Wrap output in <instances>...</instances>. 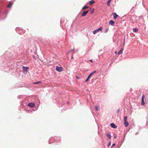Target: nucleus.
<instances>
[{"label":"nucleus","mask_w":148,"mask_h":148,"mask_svg":"<svg viewBox=\"0 0 148 148\" xmlns=\"http://www.w3.org/2000/svg\"><path fill=\"white\" fill-rule=\"evenodd\" d=\"M103 29V27H100L94 31L93 32V34H95L96 33L99 31H101Z\"/></svg>","instance_id":"obj_2"},{"label":"nucleus","mask_w":148,"mask_h":148,"mask_svg":"<svg viewBox=\"0 0 148 148\" xmlns=\"http://www.w3.org/2000/svg\"><path fill=\"white\" fill-rule=\"evenodd\" d=\"M99 107L98 106H95V109L96 111H97L99 109Z\"/></svg>","instance_id":"obj_17"},{"label":"nucleus","mask_w":148,"mask_h":148,"mask_svg":"<svg viewBox=\"0 0 148 148\" xmlns=\"http://www.w3.org/2000/svg\"><path fill=\"white\" fill-rule=\"evenodd\" d=\"M95 3V1L92 0L91 1L89 2L90 5H91L92 4Z\"/></svg>","instance_id":"obj_15"},{"label":"nucleus","mask_w":148,"mask_h":148,"mask_svg":"<svg viewBox=\"0 0 148 148\" xmlns=\"http://www.w3.org/2000/svg\"><path fill=\"white\" fill-rule=\"evenodd\" d=\"M56 70L57 71L60 72L62 71L63 68L61 67H59L57 66L56 68Z\"/></svg>","instance_id":"obj_4"},{"label":"nucleus","mask_w":148,"mask_h":148,"mask_svg":"<svg viewBox=\"0 0 148 148\" xmlns=\"http://www.w3.org/2000/svg\"><path fill=\"white\" fill-rule=\"evenodd\" d=\"M111 145V142H109L108 143V147H109V146Z\"/></svg>","instance_id":"obj_22"},{"label":"nucleus","mask_w":148,"mask_h":148,"mask_svg":"<svg viewBox=\"0 0 148 148\" xmlns=\"http://www.w3.org/2000/svg\"><path fill=\"white\" fill-rule=\"evenodd\" d=\"M88 8L89 7L88 6H84L83 7L82 9L84 10Z\"/></svg>","instance_id":"obj_19"},{"label":"nucleus","mask_w":148,"mask_h":148,"mask_svg":"<svg viewBox=\"0 0 148 148\" xmlns=\"http://www.w3.org/2000/svg\"><path fill=\"white\" fill-rule=\"evenodd\" d=\"M95 11V9H92L90 12V13L91 14H92L94 13V12Z\"/></svg>","instance_id":"obj_20"},{"label":"nucleus","mask_w":148,"mask_h":148,"mask_svg":"<svg viewBox=\"0 0 148 148\" xmlns=\"http://www.w3.org/2000/svg\"><path fill=\"white\" fill-rule=\"evenodd\" d=\"M111 127L114 128H117V126L114 123H111L110 124Z\"/></svg>","instance_id":"obj_7"},{"label":"nucleus","mask_w":148,"mask_h":148,"mask_svg":"<svg viewBox=\"0 0 148 148\" xmlns=\"http://www.w3.org/2000/svg\"><path fill=\"white\" fill-rule=\"evenodd\" d=\"M42 83V82L41 81H39V82H34L33 83V84H41Z\"/></svg>","instance_id":"obj_18"},{"label":"nucleus","mask_w":148,"mask_h":148,"mask_svg":"<svg viewBox=\"0 0 148 148\" xmlns=\"http://www.w3.org/2000/svg\"><path fill=\"white\" fill-rule=\"evenodd\" d=\"M13 3L12 2H10L9 4L7 5V7L8 8H11L12 5L13 4Z\"/></svg>","instance_id":"obj_11"},{"label":"nucleus","mask_w":148,"mask_h":148,"mask_svg":"<svg viewBox=\"0 0 148 148\" xmlns=\"http://www.w3.org/2000/svg\"><path fill=\"white\" fill-rule=\"evenodd\" d=\"M112 0H108V1L107 2V4L108 6H110V3Z\"/></svg>","instance_id":"obj_13"},{"label":"nucleus","mask_w":148,"mask_h":148,"mask_svg":"<svg viewBox=\"0 0 148 148\" xmlns=\"http://www.w3.org/2000/svg\"><path fill=\"white\" fill-rule=\"evenodd\" d=\"M114 138H116V135H114Z\"/></svg>","instance_id":"obj_26"},{"label":"nucleus","mask_w":148,"mask_h":148,"mask_svg":"<svg viewBox=\"0 0 148 148\" xmlns=\"http://www.w3.org/2000/svg\"><path fill=\"white\" fill-rule=\"evenodd\" d=\"M138 29L137 28H134L133 29V32H138Z\"/></svg>","instance_id":"obj_16"},{"label":"nucleus","mask_w":148,"mask_h":148,"mask_svg":"<svg viewBox=\"0 0 148 148\" xmlns=\"http://www.w3.org/2000/svg\"><path fill=\"white\" fill-rule=\"evenodd\" d=\"M123 51V49H121L120 51L118 52V54L120 55V54L122 53V52Z\"/></svg>","instance_id":"obj_14"},{"label":"nucleus","mask_w":148,"mask_h":148,"mask_svg":"<svg viewBox=\"0 0 148 148\" xmlns=\"http://www.w3.org/2000/svg\"><path fill=\"white\" fill-rule=\"evenodd\" d=\"M113 17L114 19H116L117 17L118 16V15L116 14L115 13L113 14Z\"/></svg>","instance_id":"obj_10"},{"label":"nucleus","mask_w":148,"mask_h":148,"mask_svg":"<svg viewBox=\"0 0 148 148\" xmlns=\"http://www.w3.org/2000/svg\"><path fill=\"white\" fill-rule=\"evenodd\" d=\"M106 136L109 139H110L111 138V135L109 133L106 134Z\"/></svg>","instance_id":"obj_12"},{"label":"nucleus","mask_w":148,"mask_h":148,"mask_svg":"<svg viewBox=\"0 0 148 148\" xmlns=\"http://www.w3.org/2000/svg\"><path fill=\"white\" fill-rule=\"evenodd\" d=\"M28 106L30 108H33L34 106L35 105L34 103H29L28 105Z\"/></svg>","instance_id":"obj_6"},{"label":"nucleus","mask_w":148,"mask_h":148,"mask_svg":"<svg viewBox=\"0 0 148 148\" xmlns=\"http://www.w3.org/2000/svg\"><path fill=\"white\" fill-rule=\"evenodd\" d=\"M90 78L89 77H88L86 79V82H87V81H88L89 80Z\"/></svg>","instance_id":"obj_21"},{"label":"nucleus","mask_w":148,"mask_h":148,"mask_svg":"<svg viewBox=\"0 0 148 148\" xmlns=\"http://www.w3.org/2000/svg\"><path fill=\"white\" fill-rule=\"evenodd\" d=\"M96 71H94L93 72H92L91 73L92 74V75H93L94 73H96Z\"/></svg>","instance_id":"obj_24"},{"label":"nucleus","mask_w":148,"mask_h":148,"mask_svg":"<svg viewBox=\"0 0 148 148\" xmlns=\"http://www.w3.org/2000/svg\"><path fill=\"white\" fill-rule=\"evenodd\" d=\"M117 53V51H116L115 52V54H116V53Z\"/></svg>","instance_id":"obj_29"},{"label":"nucleus","mask_w":148,"mask_h":148,"mask_svg":"<svg viewBox=\"0 0 148 148\" xmlns=\"http://www.w3.org/2000/svg\"><path fill=\"white\" fill-rule=\"evenodd\" d=\"M109 24L112 25H113L114 24V22L113 21L111 20L109 21Z\"/></svg>","instance_id":"obj_9"},{"label":"nucleus","mask_w":148,"mask_h":148,"mask_svg":"<svg viewBox=\"0 0 148 148\" xmlns=\"http://www.w3.org/2000/svg\"><path fill=\"white\" fill-rule=\"evenodd\" d=\"M29 68L28 67H23V72L24 74L26 73L27 72Z\"/></svg>","instance_id":"obj_3"},{"label":"nucleus","mask_w":148,"mask_h":148,"mask_svg":"<svg viewBox=\"0 0 148 148\" xmlns=\"http://www.w3.org/2000/svg\"><path fill=\"white\" fill-rule=\"evenodd\" d=\"M90 61V62H93V61L92 60H89Z\"/></svg>","instance_id":"obj_28"},{"label":"nucleus","mask_w":148,"mask_h":148,"mask_svg":"<svg viewBox=\"0 0 148 148\" xmlns=\"http://www.w3.org/2000/svg\"><path fill=\"white\" fill-rule=\"evenodd\" d=\"M144 95H143L142 98V102H141V105H144L145 104V102L144 100Z\"/></svg>","instance_id":"obj_8"},{"label":"nucleus","mask_w":148,"mask_h":148,"mask_svg":"<svg viewBox=\"0 0 148 148\" xmlns=\"http://www.w3.org/2000/svg\"><path fill=\"white\" fill-rule=\"evenodd\" d=\"M115 145V144L114 143L112 144V147H113Z\"/></svg>","instance_id":"obj_27"},{"label":"nucleus","mask_w":148,"mask_h":148,"mask_svg":"<svg viewBox=\"0 0 148 148\" xmlns=\"http://www.w3.org/2000/svg\"><path fill=\"white\" fill-rule=\"evenodd\" d=\"M127 116H125L124 117V126L126 127H127L128 125V123L127 121Z\"/></svg>","instance_id":"obj_1"},{"label":"nucleus","mask_w":148,"mask_h":148,"mask_svg":"<svg viewBox=\"0 0 148 148\" xmlns=\"http://www.w3.org/2000/svg\"><path fill=\"white\" fill-rule=\"evenodd\" d=\"M89 11V10L84 12L82 14L81 16H85L88 14Z\"/></svg>","instance_id":"obj_5"},{"label":"nucleus","mask_w":148,"mask_h":148,"mask_svg":"<svg viewBox=\"0 0 148 148\" xmlns=\"http://www.w3.org/2000/svg\"><path fill=\"white\" fill-rule=\"evenodd\" d=\"M92 75L91 73L88 76V77H89L90 78L92 76Z\"/></svg>","instance_id":"obj_23"},{"label":"nucleus","mask_w":148,"mask_h":148,"mask_svg":"<svg viewBox=\"0 0 148 148\" xmlns=\"http://www.w3.org/2000/svg\"><path fill=\"white\" fill-rule=\"evenodd\" d=\"M108 29H109L108 28V29H106V30H105V33L107 32L108 31Z\"/></svg>","instance_id":"obj_25"}]
</instances>
